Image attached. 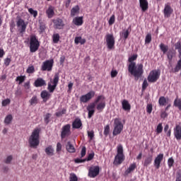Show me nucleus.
I'll list each match as a JSON object with an SVG mask.
<instances>
[{
    "instance_id": "f257e3e1",
    "label": "nucleus",
    "mask_w": 181,
    "mask_h": 181,
    "mask_svg": "<svg viewBox=\"0 0 181 181\" xmlns=\"http://www.w3.org/2000/svg\"><path fill=\"white\" fill-rule=\"evenodd\" d=\"M138 58L137 54H134L132 57H129V65H128V71L134 76L135 80H139V78L142 77L144 74V64H136L135 60Z\"/></svg>"
},
{
    "instance_id": "f03ea898",
    "label": "nucleus",
    "mask_w": 181,
    "mask_h": 181,
    "mask_svg": "<svg viewBox=\"0 0 181 181\" xmlns=\"http://www.w3.org/2000/svg\"><path fill=\"white\" fill-rule=\"evenodd\" d=\"M40 133V130L39 129H35L32 132L30 136L28 139V144L30 148H37L39 146V144L40 141H39V134Z\"/></svg>"
},
{
    "instance_id": "7ed1b4c3",
    "label": "nucleus",
    "mask_w": 181,
    "mask_h": 181,
    "mask_svg": "<svg viewBox=\"0 0 181 181\" xmlns=\"http://www.w3.org/2000/svg\"><path fill=\"white\" fill-rule=\"evenodd\" d=\"M117 155L115 157L114 160V165H121L122 162L125 160V155L124 154V147L121 145L119 144L117 146Z\"/></svg>"
},
{
    "instance_id": "20e7f679",
    "label": "nucleus",
    "mask_w": 181,
    "mask_h": 181,
    "mask_svg": "<svg viewBox=\"0 0 181 181\" xmlns=\"http://www.w3.org/2000/svg\"><path fill=\"white\" fill-rule=\"evenodd\" d=\"M40 47V42L37 40L36 35H31L30 37V53H35L39 50Z\"/></svg>"
},
{
    "instance_id": "39448f33",
    "label": "nucleus",
    "mask_w": 181,
    "mask_h": 181,
    "mask_svg": "<svg viewBox=\"0 0 181 181\" xmlns=\"http://www.w3.org/2000/svg\"><path fill=\"white\" fill-rule=\"evenodd\" d=\"M113 132L112 134L114 136H117V135H119L121 132H122V129H124V124H122V122H121V119L115 118L114 119L113 123Z\"/></svg>"
},
{
    "instance_id": "423d86ee",
    "label": "nucleus",
    "mask_w": 181,
    "mask_h": 181,
    "mask_svg": "<svg viewBox=\"0 0 181 181\" xmlns=\"http://www.w3.org/2000/svg\"><path fill=\"white\" fill-rule=\"evenodd\" d=\"M59 74H55L53 79H50L48 83L47 90L49 93H54V90H56V87H57V84H59Z\"/></svg>"
},
{
    "instance_id": "0eeeda50",
    "label": "nucleus",
    "mask_w": 181,
    "mask_h": 181,
    "mask_svg": "<svg viewBox=\"0 0 181 181\" xmlns=\"http://www.w3.org/2000/svg\"><path fill=\"white\" fill-rule=\"evenodd\" d=\"M16 26L20 33H25L28 28V22H25L22 18L18 17L16 20Z\"/></svg>"
},
{
    "instance_id": "6e6552de",
    "label": "nucleus",
    "mask_w": 181,
    "mask_h": 181,
    "mask_svg": "<svg viewBox=\"0 0 181 181\" xmlns=\"http://www.w3.org/2000/svg\"><path fill=\"white\" fill-rule=\"evenodd\" d=\"M102 98H103V95H99L95 99L94 103H92L88 105L87 107V110L88 111V118H91V117L94 115V112H95V110H94V108H95V104H97V103L99 102L100 100H101Z\"/></svg>"
},
{
    "instance_id": "1a4fd4ad",
    "label": "nucleus",
    "mask_w": 181,
    "mask_h": 181,
    "mask_svg": "<svg viewBox=\"0 0 181 181\" xmlns=\"http://www.w3.org/2000/svg\"><path fill=\"white\" fill-rule=\"evenodd\" d=\"M160 76V71L159 70H153L150 72L147 77V80L149 83H156Z\"/></svg>"
},
{
    "instance_id": "9d476101",
    "label": "nucleus",
    "mask_w": 181,
    "mask_h": 181,
    "mask_svg": "<svg viewBox=\"0 0 181 181\" xmlns=\"http://www.w3.org/2000/svg\"><path fill=\"white\" fill-rule=\"evenodd\" d=\"M106 45L109 50H112L115 46V37L112 34L106 35Z\"/></svg>"
},
{
    "instance_id": "9b49d317",
    "label": "nucleus",
    "mask_w": 181,
    "mask_h": 181,
    "mask_svg": "<svg viewBox=\"0 0 181 181\" xmlns=\"http://www.w3.org/2000/svg\"><path fill=\"white\" fill-rule=\"evenodd\" d=\"M54 63V61L53 59L46 60L42 63L41 66V70L42 71H52Z\"/></svg>"
},
{
    "instance_id": "f8f14e48",
    "label": "nucleus",
    "mask_w": 181,
    "mask_h": 181,
    "mask_svg": "<svg viewBox=\"0 0 181 181\" xmlns=\"http://www.w3.org/2000/svg\"><path fill=\"white\" fill-rule=\"evenodd\" d=\"M98 175H100V166L93 165V166L90 167V168L88 170L89 177H91L93 179L94 177H97V176H98Z\"/></svg>"
},
{
    "instance_id": "ddd939ff",
    "label": "nucleus",
    "mask_w": 181,
    "mask_h": 181,
    "mask_svg": "<svg viewBox=\"0 0 181 181\" xmlns=\"http://www.w3.org/2000/svg\"><path fill=\"white\" fill-rule=\"evenodd\" d=\"M71 126L70 124H66L62 128L61 138L64 139L66 136H70L71 135V131H70Z\"/></svg>"
},
{
    "instance_id": "4468645a",
    "label": "nucleus",
    "mask_w": 181,
    "mask_h": 181,
    "mask_svg": "<svg viewBox=\"0 0 181 181\" xmlns=\"http://www.w3.org/2000/svg\"><path fill=\"white\" fill-rule=\"evenodd\" d=\"M95 95V92L94 90H90L86 95L81 96L80 101L81 103H88V101H90V100H91V98H93V97H94Z\"/></svg>"
},
{
    "instance_id": "2eb2a0df",
    "label": "nucleus",
    "mask_w": 181,
    "mask_h": 181,
    "mask_svg": "<svg viewBox=\"0 0 181 181\" xmlns=\"http://www.w3.org/2000/svg\"><path fill=\"white\" fill-rule=\"evenodd\" d=\"M95 105L98 111H99V112H103L104 108H105V98L104 96H103V98L95 103Z\"/></svg>"
},
{
    "instance_id": "dca6fc26",
    "label": "nucleus",
    "mask_w": 181,
    "mask_h": 181,
    "mask_svg": "<svg viewBox=\"0 0 181 181\" xmlns=\"http://www.w3.org/2000/svg\"><path fill=\"white\" fill-rule=\"evenodd\" d=\"M162 160H163V153H160L154 159L153 165L156 169H159L160 168Z\"/></svg>"
},
{
    "instance_id": "f3484780",
    "label": "nucleus",
    "mask_w": 181,
    "mask_h": 181,
    "mask_svg": "<svg viewBox=\"0 0 181 181\" xmlns=\"http://www.w3.org/2000/svg\"><path fill=\"white\" fill-rule=\"evenodd\" d=\"M173 134L177 141H181V125L180 124H177L175 127H174Z\"/></svg>"
},
{
    "instance_id": "a211bd4d",
    "label": "nucleus",
    "mask_w": 181,
    "mask_h": 181,
    "mask_svg": "<svg viewBox=\"0 0 181 181\" xmlns=\"http://www.w3.org/2000/svg\"><path fill=\"white\" fill-rule=\"evenodd\" d=\"M55 29H63L64 28V22L62 18H57L53 21Z\"/></svg>"
},
{
    "instance_id": "6ab92c4d",
    "label": "nucleus",
    "mask_w": 181,
    "mask_h": 181,
    "mask_svg": "<svg viewBox=\"0 0 181 181\" xmlns=\"http://www.w3.org/2000/svg\"><path fill=\"white\" fill-rule=\"evenodd\" d=\"M163 13L165 18L170 17V15H172V8L170 7V6H169L168 4L165 5Z\"/></svg>"
},
{
    "instance_id": "aec40b11",
    "label": "nucleus",
    "mask_w": 181,
    "mask_h": 181,
    "mask_svg": "<svg viewBox=\"0 0 181 181\" xmlns=\"http://www.w3.org/2000/svg\"><path fill=\"white\" fill-rule=\"evenodd\" d=\"M140 8L145 12L148 11V8H149V4L148 3V0H139Z\"/></svg>"
},
{
    "instance_id": "412c9836",
    "label": "nucleus",
    "mask_w": 181,
    "mask_h": 181,
    "mask_svg": "<svg viewBox=\"0 0 181 181\" xmlns=\"http://www.w3.org/2000/svg\"><path fill=\"white\" fill-rule=\"evenodd\" d=\"M45 13L49 19H52L54 16V7L49 6L46 10Z\"/></svg>"
},
{
    "instance_id": "4be33fe9",
    "label": "nucleus",
    "mask_w": 181,
    "mask_h": 181,
    "mask_svg": "<svg viewBox=\"0 0 181 181\" xmlns=\"http://www.w3.org/2000/svg\"><path fill=\"white\" fill-rule=\"evenodd\" d=\"M83 123H81V119L76 118L72 123V128L74 129H78L81 128Z\"/></svg>"
},
{
    "instance_id": "5701e85b",
    "label": "nucleus",
    "mask_w": 181,
    "mask_h": 181,
    "mask_svg": "<svg viewBox=\"0 0 181 181\" xmlns=\"http://www.w3.org/2000/svg\"><path fill=\"white\" fill-rule=\"evenodd\" d=\"M66 149L67 152H69V153H74L76 152V148H74V146L71 141H67L66 144Z\"/></svg>"
},
{
    "instance_id": "b1692460",
    "label": "nucleus",
    "mask_w": 181,
    "mask_h": 181,
    "mask_svg": "<svg viewBox=\"0 0 181 181\" xmlns=\"http://www.w3.org/2000/svg\"><path fill=\"white\" fill-rule=\"evenodd\" d=\"M34 86L35 87H43V86H46V81L42 78H38L35 81Z\"/></svg>"
},
{
    "instance_id": "393cba45",
    "label": "nucleus",
    "mask_w": 181,
    "mask_h": 181,
    "mask_svg": "<svg viewBox=\"0 0 181 181\" xmlns=\"http://www.w3.org/2000/svg\"><path fill=\"white\" fill-rule=\"evenodd\" d=\"M41 98H42L43 101H47V100H49V98H50L51 97V94L50 92L47 91V90H42L41 92Z\"/></svg>"
},
{
    "instance_id": "a878e982",
    "label": "nucleus",
    "mask_w": 181,
    "mask_h": 181,
    "mask_svg": "<svg viewBox=\"0 0 181 181\" xmlns=\"http://www.w3.org/2000/svg\"><path fill=\"white\" fill-rule=\"evenodd\" d=\"M135 169H136V164L135 163L130 164L129 168L124 172V175H129V173H132V172H134Z\"/></svg>"
},
{
    "instance_id": "bb28decb",
    "label": "nucleus",
    "mask_w": 181,
    "mask_h": 181,
    "mask_svg": "<svg viewBox=\"0 0 181 181\" xmlns=\"http://www.w3.org/2000/svg\"><path fill=\"white\" fill-rule=\"evenodd\" d=\"M72 23L74 25H76V26H81V25H83V16L75 17L73 19Z\"/></svg>"
},
{
    "instance_id": "cd10ccee",
    "label": "nucleus",
    "mask_w": 181,
    "mask_h": 181,
    "mask_svg": "<svg viewBox=\"0 0 181 181\" xmlns=\"http://www.w3.org/2000/svg\"><path fill=\"white\" fill-rule=\"evenodd\" d=\"M45 152L47 156H53V155H54V148H53L52 146H48L45 148Z\"/></svg>"
},
{
    "instance_id": "c85d7f7f",
    "label": "nucleus",
    "mask_w": 181,
    "mask_h": 181,
    "mask_svg": "<svg viewBox=\"0 0 181 181\" xmlns=\"http://www.w3.org/2000/svg\"><path fill=\"white\" fill-rule=\"evenodd\" d=\"M122 109L124 111H129L131 110V105L127 100H123L122 102Z\"/></svg>"
},
{
    "instance_id": "c756f323",
    "label": "nucleus",
    "mask_w": 181,
    "mask_h": 181,
    "mask_svg": "<svg viewBox=\"0 0 181 181\" xmlns=\"http://www.w3.org/2000/svg\"><path fill=\"white\" fill-rule=\"evenodd\" d=\"M78 13H80V7L78 6H74L71 10V16H76Z\"/></svg>"
},
{
    "instance_id": "7c9ffc66",
    "label": "nucleus",
    "mask_w": 181,
    "mask_h": 181,
    "mask_svg": "<svg viewBox=\"0 0 181 181\" xmlns=\"http://www.w3.org/2000/svg\"><path fill=\"white\" fill-rule=\"evenodd\" d=\"M29 103L32 107H35V105H36L38 103L37 96H33L31 99L29 100Z\"/></svg>"
},
{
    "instance_id": "2f4dec72",
    "label": "nucleus",
    "mask_w": 181,
    "mask_h": 181,
    "mask_svg": "<svg viewBox=\"0 0 181 181\" xmlns=\"http://www.w3.org/2000/svg\"><path fill=\"white\" fill-rule=\"evenodd\" d=\"M153 157L152 156H149L146 157L144 160V166H149L151 163H152Z\"/></svg>"
},
{
    "instance_id": "473e14b6",
    "label": "nucleus",
    "mask_w": 181,
    "mask_h": 181,
    "mask_svg": "<svg viewBox=\"0 0 181 181\" xmlns=\"http://www.w3.org/2000/svg\"><path fill=\"white\" fill-rule=\"evenodd\" d=\"M74 42L76 45H78V43L81 45H84V43H86V39H83L81 37H76L74 39Z\"/></svg>"
},
{
    "instance_id": "72a5a7b5",
    "label": "nucleus",
    "mask_w": 181,
    "mask_h": 181,
    "mask_svg": "<svg viewBox=\"0 0 181 181\" xmlns=\"http://www.w3.org/2000/svg\"><path fill=\"white\" fill-rule=\"evenodd\" d=\"M168 99H166V98H165L164 96H161L159 98V100H158V104L159 105H166V103H168Z\"/></svg>"
},
{
    "instance_id": "f704fd0d",
    "label": "nucleus",
    "mask_w": 181,
    "mask_h": 181,
    "mask_svg": "<svg viewBox=\"0 0 181 181\" xmlns=\"http://www.w3.org/2000/svg\"><path fill=\"white\" fill-rule=\"evenodd\" d=\"M12 119H13L12 115H8L4 119V124L9 125V124L12 122Z\"/></svg>"
},
{
    "instance_id": "c9c22d12",
    "label": "nucleus",
    "mask_w": 181,
    "mask_h": 181,
    "mask_svg": "<svg viewBox=\"0 0 181 181\" xmlns=\"http://www.w3.org/2000/svg\"><path fill=\"white\" fill-rule=\"evenodd\" d=\"M174 106L177 107L180 111H181V99L175 98L174 100Z\"/></svg>"
},
{
    "instance_id": "e433bc0d",
    "label": "nucleus",
    "mask_w": 181,
    "mask_h": 181,
    "mask_svg": "<svg viewBox=\"0 0 181 181\" xmlns=\"http://www.w3.org/2000/svg\"><path fill=\"white\" fill-rule=\"evenodd\" d=\"M52 40L54 43H59V40H60V35H59V33L54 34L52 36Z\"/></svg>"
},
{
    "instance_id": "4c0bfd02",
    "label": "nucleus",
    "mask_w": 181,
    "mask_h": 181,
    "mask_svg": "<svg viewBox=\"0 0 181 181\" xmlns=\"http://www.w3.org/2000/svg\"><path fill=\"white\" fill-rule=\"evenodd\" d=\"M162 131H163V127L162 126V123H159L156 127V134H162Z\"/></svg>"
},
{
    "instance_id": "58836bf2",
    "label": "nucleus",
    "mask_w": 181,
    "mask_h": 181,
    "mask_svg": "<svg viewBox=\"0 0 181 181\" xmlns=\"http://www.w3.org/2000/svg\"><path fill=\"white\" fill-rule=\"evenodd\" d=\"M25 78H26V76H17L16 81H19L18 84H22L23 81H25Z\"/></svg>"
},
{
    "instance_id": "ea45409f",
    "label": "nucleus",
    "mask_w": 181,
    "mask_h": 181,
    "mask_svg": "<svg viewBox=\"0 0 181 181\" xmlns=\"http://www.w3.org/2000/svg\"><path fill=\"white\" fill-rule=\"evenodd\" d=\"M152 42V35L151 34H147L145 38L146 45H149Z\"/></svg>"
},
{
    "instance_id": "a19ab883",
    "label": "nucleus",
    "mask_w": 181,
    "mask_h": 181,
    "mask_svg": "<svg viewBox=\"0 0 181 181\" xmlns=\"http://www.w3.org/2000/svg\"><path fill=\"white\" fill-rule=\"evenodd\" d=\"M175 49L178 50V53L181 56V41H178L175 45Z\"/></svg>"
},
{
    "instance_id": "79ce46f5",
    "label": "nucleus",
    "mask_w": 181,
    "mask_h": 181,
    "mask_svg": "<svg viewBox=\"0 0 181 181\" xmlns=\"http://www.w3.org/2000/svg\"><path fill=\"white\" fill-rule=\"evenodd\" d=\"M28 12L30 13V15H33L34 18H36V16H37V11H35L32 8H28Z\"/></svg>"
},
{
    "instance_id": "37998d69",
    "label": "nucleus",
    "mask_w": 181,
    "mask_h": 181,
    "mask_svg": "<svg viewBox=\"0 0 181 181\" xmlns=\"http://www.w3.org/2000/svg\"><path fill=\"white\" fill-rule=\"evenodd\" d=\"M175 163V160H173V158H170L168 160V168L170 169V168H172V166H173V164Z\"/></svg>"
},
{
    "instance_id": "c03bdc74",
    "label": "nucleus",
    "mask_w": 181,
    "mask_h": 181,
    "mask_svg": "<svg viewBox=\"0 0 181 181\" xmlns=\"http://www.w3.org/2000/svg\"><path fill=\"white\" fill-rule=\"evenodd\" d=\"M9 104H11V99H6L4 100L1 103L2 107H6V105H9Z\"/></svg>"
},
{
    "instance_id": "a18cd8bd",
    "label": "nucleus",
    "mask_w": 181,
    "mask_h": 181,
    "mask_svg": "<svg viewBox=\"0 0 181 181\" xmlns=\"http://www.w3.org/2000/svg\"><path fill=\"white\" fill-rule=\"evenodd\" d=\"M103 134L105 136H108V134H110V125L107 124L105 127Z\"/></svg>"
},
{
    "instance_id": "49530a36",
    "label": "nucleus",
    "mask_w": 181,
    "mask_h": 181,
    "mask_svg": "<svg viewBox=\"0 0 181 181\" xmlns=\"http://www.w3.org/2000/svg\"><path fill=\"white\" fill-rule=\"evenodd\" d=\"M77 175L74 173H71L69 177V181H78Z\"/></svg>"
},
{
    "instance_id": "de8ad7c7",
    "label": "nucleus",
    "mask_w": 181,
    "mask_h": 181,
    "mask_svg": "<svg viewBox=\"0 0 181 181\" xmlns=\"http://www.w3.org/2000/svg\"><path fill=\"white\" fill-rule=\"evenodd\" d=\"M160 50H162L163 52V53H166V52H168V46L165 45L164 44H160Z\"/></svg>"
},
{
    "instance_id": "09e8293b",
    "label": "nucleus",
    "mask_w": 181,
    "mask_h": 181,
    "mask_svg": "<svg viewBox=\"0 0 181 181\" xmlns=\"http://www.w3.org/2000/svg\"><path fill=\"white\" fill-rule=\"evenodd\" d=\"M26 71L28 74H32L35 73V67L33 66H28Z\"/></svg>"
},
{
    "instance_id": "8fccbe9b",
    "label": "nucleus",
    "mask_w": 181,
    "mask_h": 181,
    "mask_svg": "<svg viewBox=\"0 0 181 181\" xmlns=\"http://www.w3.org/2000/svg\"><path fill=\"white\" fill-rule=\"evenodd\" d=\"M108 23L109 25H114V23H115V15H112L110 19H109V21H108Z\"/></svg>"
},
{
    "instance_id": "3c124183",
    "label": "nucleus",
    "mask_w": 181,
    "mask_h": 181,
    "mask_svg": "<svg viewBox=\"0 0 181 181\" xmlns=\"http://www.w3.org/2000/svg\"><path fill=\"white\" fill-rule=\"evenodd\" d=\"M50 117H52V115H50L49 113H47L45 118H44V121L45 122V124H47L48 122H50Z\"/></svg>"
},
{
    "instance_id": "603ef678",
    "label": "nucleus",
    "mask_w": 181,
    "mask_h": 181,
    "mask_svg": "<svg viewBox=\"0 0 181 181\" xmlns=\"http://www.w3.org/2000/svg\"><path fill=\"white\" fill-rule=\"evenodd\" d=\"M24 88L26 90V93H29V90H30V82H26L24 84Z\"/></svg>"
},
{
    "instance_id": "864d4df0",
    "label": "nucleus",
    "mask_w": 181,
    "mask_h": 181,
    "mask_svg": "<svg viewBox=\"0 0 181 181\" xmlns=\"http://www.w3.org/2000/svg\"><path fill=\"white\" fill-rule=\"evenodd\" d=\"M66 114V109H63L62 111H59V112H57L55 113V115L57 117H62V115Z\"/></svg>"
},
{
    "instance_id": "5fc2aeb1",
    "label": "nucleus",
    "mask_w": 181,
    "mask_h": 181,
    "mask_svg": "<svg viewBox=\"0 0 181 181\" xmlns=\"http://www.w3.org/2000/svg\"><path fill=\"white\" fill-rule=\"evenodd\" d=\"M62 144L61 143H57V148H56V151H57V153H60V152L62 151Z\"/></svg>"
},
{
    "instance_id": "6e6d98bb",
    "label": "nucleus",
    "mask_w": 181,
    "mask_h": 181,
    "mask_svg": "<svg viewBox=\"0 0 181 181\" xmlns=\"http://www.w3.org/2000/svg\"><path fill=\"white\" fill-rule=\"evenodd\" d=\"M12 159H13V157H12V156H7V158L5 159L4 162L5 163H10L11 162H12Z\"/></svg>"
},
{
    "instance_id": "4d7b16f0",
    "label": "nucleus",
    "mask_w": 181,
    "mask_h": 181,
    "mask_svg": "<svg viewBox=\"0 0 181 181\" xmlns=\"http://www.w3.org/2000/svg\"><path fill=\"white\" fill-rule=\"evenodd\" d=\"M146 112H148V114H151L152 112V105L151 104L147 105Z\"/></svg>"
},
{
    "instance_id": "13d9d810",
    "label": "nucleus",
    "mask_w": 181,
    "mask_h": 181,
    "mask_svg": "<svg viewBox=\"0 0 181 181\" xmlns=\"http://www.w3.org/2000/svg\"><path fill=\"white\" fill-rule=\"evenodd\" d=\"M148 81H146V79H144L142 83V90H146V87H148Z\"/></svg>"
},
{
    "instance_id": "bf43d9fd",
    "label": "nucleus",
    "mask_w": 181,
    "mask_h": 181,
    "mask_svg": "<svg viewBox=\"0 0 181 181\" xmlns=\"http://www.w3.org/2000/svg\"><path fill=\"white\" fill-rule=\"evenodd\" d=\"M124 39H128V36H129V30H126L124 32L122 33Z\"/></svg>"
},
{
    "instance_id": "052dcab7",
    "label": "nucleus",
    "mask_w": 181,
    "mask_h": 181,
    "mask_svg": "<svg viewBox=\"0 0 181 181\" xmlns=\"http://www.w3.org/2000/svg\"><path fill=\"white\" fill-rule=\"evenodd\" d=\"M86 146H83L81 149V158H84V156H86Z\"/></svg>"
},
{
    "instance_id": "680f3d73",
    "label": "nucleus",
    "mask_w": 181,
    "mask_h": 181,
    "mask_svg": "<svg viewBox=\"0 0 181 181\" xmlns=\"http://www.w3.org/2000/svg\"><path fill=\"white\" fill-rule=\"evenodd\" d=\"M181 69V66H179L178 65H176V66L175 67L174 69H172L170 71V72L172 73H177V71H179V70H180Z\"/></svg>"
},
{
    "instance_id": "e2e57ef3",
    "label": "nucleus",
    "mask_w": 181,
    "mask_h": 181,
    "mask_svg": "<svg viewBox=\"0 0 181 181\" xmlns=\"http://www.w3.org/2000/svg\"><path fill=\"white\" fill-rule=\"evenodd\" d=\"M75 163H83L86 162V159H81V158H76L74 160Z\"/></svg>"
},
{
    "instance_id": "0e129e2a",
    "label": "nucleus",
    "mask_w": 181,
    "mask_h": 181,
    "mask_svg": "<svg viewBox=\"0 0 181 181\" xmlns=\"http://www.w3.org/2000/svg\"><path fill=\"white\" fill-rule=\"evenodd\" d=\"M94 158V153H90V154H88V158H86V160H92V159H93Z\"/></svg>"
},
{
    "instance_id": "69168bd1",
    "label": "nucleus",
    "mask_w": 181,
    "mask_h": 181,
    "mask_svg": "<svg viewBox=\"0 0 181 181\" xmlns=\"http://www.w3.org/2000/svg\"><path fill=\"white\" fill-rule=\"evenodd\" d=\"M118 74V71L117 70H112L111 71V77L114 78V77H117V75Z\"/></svg>"
},
{
    "instance_id": "338daca9",
    "label": "nucleus",
    "mask_w": 181,
    "mask_h": 181,
    "mask_svg": "<svg viewBox=\"0 0 181 181\" xmlns=\"http://www.w3.org/2000/svg\"><path fill=\"white\" fill-rule=\"evenodd\" d=\"M22 95V90H21V89H18L16 92H15V95L16 97H20V95Z\"/></svg>"
},
{
    "instance_id": "774afa93",
    "label": "nucleus",
    "mask_w": 181,
    "mask_h": 181,
    "mask_svg": "<svg viewBox=\"0 0 181 181\" xmlns=\"http://www.w3.org/2000/svg\"><path fill=\"white\" fill-rule=\"evenodd\" d=\"M11 63V59L9 58H6L5 60H4V64L6 66H8V64H10Z\"/></svg>"
}]
</instances>
